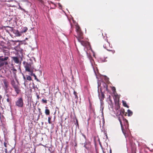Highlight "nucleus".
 <instances>
[{"label":"nucleus","mask_w":153,"mask_h":153,"mask_svg":"<svg viewBox=\"0 0 153 153\" xmlns=\"http://www.w3.org/2000/svg\"><path fill=\"white\" fill-rule=\"evenodd\" d=\"M76 30L77 33L78 37H76L78 39H82V33L81 31L80 27L78 26H76Z\"/></svg>","instance_id":"f03ea898"},{"label":"nucleus","mask_w":153,"mask_h":153,"mask_svg":"<svg viewBox=\"0 0 153 153\" xmlns=\"http://www.w3.org/2000/svg\"><path fill=\"white\" fill-rule=\"evenodd\" d=\"M27 79L29 81H30L32 80V79L31 77L30 76H28L27 77Z\"/></svg>","instance_id":"393cba45"},{"label":"nucleus","mask_w":153,"mask_h":153,"mask_svg":"<svg viewBox=\"0 0 153 153\" xmlns=\"http://www.w3.org/2000/svg\"><path fill=\"white\" fill-rule=\"evenodd\" d=\"M3 56H0V60L1 61H4L7 60L8 58V57H5L4 58H3Z\"/></svg>","instance_id":"ddd939ff"},{"label":"nucleus","mask_w":153,"mask_h":153,"mask_svg":"<svg viewBox=\"0 0 153 153\" xmlns=\"http://www.w3.org/2000/svg\"><path fill=\"white\" fill-rule=\"evenodd\" d=\"M33 76L34 77L35 79H37L36 76V75H35V74H33Z\"/></svg>","instance_id":"2f4dec72"},{"label":"nucleus","mask_w":153,"mask_h":153,"mask_svg":"<svg viewBox=\"0 0 153 153\" xmlns=\"http://www.w3.org/2000/svg\"><path fill=\"white\" fill-rule=\"evenodd\" d=\"M5 152L6 153H7V149H5Z\"/></svg>","instance_id":"4c0bfd02"},{"label":"nucleus","mask_w":153,"mask_h":153,"mask_svg":"<svg viewBox=\"0 0 153 153\" xmlns=\"http://www.w3.org/2000/svg\"><path fill=\"white\" fill-rule=\"evenodd\" d=\"M99 85L98 84V96L99 97V99H100V101H102L104 99V94L103 93V92H104L103 91V89L102 88H101V95H100V94L99 91Z\"/></svg>","instance_id":"20e7f679"},{"label":"nucleus","mask_w":153,"mask_h":153,"mask_svg":"<svg viewBox=\"0 0 153 153\" xmlns=\"http://www.w3.org/2000/svg\"><path fill=\"white\" fill-rule=\"evenodd\" d=\"M27 30V28L26 27H24L23 28L22 30L21 31L22 33H25Z\"/></svg>","instance_id":"dca6fc26"},{"label":"nucleus","mask_w":153,"mask_h":153,"mask_svg":"<svg viewBox=\"0 0 153 153\" xmlns=\"http://www.w3.org/2000/svg\"><path fill=\"white\" fill-rule=\"evenodd\" d=\"M30 73L29 74L31 76H33V74H33V70H30V72H29Z\"/></svg>","instance_id":"bb28decb"},{"label":"nucleus","mask_w":153,"mask_h":153,"mask_svg":"<svg viewBox=\"0 0 153 153\" xmlns=\"http://www.w3.org/2000/svg\"><path fill=\"white\" fill-rule=\"evenodd\" d=\"M23 78L24 79V80H25V82H24V84H25V82L26 81L25 80H26V78H25V76H23Z\"/></svg>","instance_id":"c756f323"},{"label":"nucleus","mask_w":153,"mask_h":153,"mask_svg":"<svg viewBox=\"0 0 153 153\" xmlns=\"http://www.w3.org/2000/svg\"><path fill=\"white\" fill-rule=\"evenodd\" d=\"M23 63L24 64L26 63L24 66L25 71L28 72H30L31 70L30 68L31 67V65L30 64L27 62L26 63L25 62H24Z\"/></svg>","instance_id":"39448f33"},{"label":"nucleus","mask_w":153,"mask_h":153,"mask_svg":"<svg viewBox=\"0 0 153 153\" xmlns=\"http://www.w3.org/2000/svg\"><path fill=\"white\" fill-rule=\"evenodd\" d=\"M7 27L11 29L10 30L11 31H12L13 33L15 34V35L16 36H19L21 35L22 33L21 31L20 32L18 30L14 29L13 27H10L9 26H7Z\"/></svg>","instance_id":"7ed1b4c3"},{"label":"nucleus","mask_w":153,"mask_h":153,"mask_svg":"<svg viewBox=\"0 0 153 153\" xmlns=\"http://www.w3.org/2000/svg\"><path fill=\"white\" fill-rule=\"evenodd\" d=\"M128 111V116H131L132 115V112L130 110L128 109L127 111Z\"/></svg>","instance_id":"f3484780"},{"label":"nucleus","mask_w":153,"mask_h":153,"mask_svg":"<svg viewBox=\"0 0 153 153\" xmlns=\"http://www.w3.org/2000/svg\"><path fill=\"white\" fill-rule=\"evenodd\" d=\"M13 88L14 89L15 91H16V93L17 94H19L20 92V90L19 89V86L18 85H16V86H14Z\"/></svg>","instance_id":"1a4fd4ad"},{"label":"nucleus","mask_w":153,"mask_h":153,"mask_svg":"<svg viewBox=\"0 0 153 153\" xmlns=\"http://www.w3.org/2000/svg\"><path fill=\"white\" fill-rule=\"evenodd\" d=\"M105 78L106 79V81L108 82V79L106 77H105Z\"/></svg>","instance_id":"473e14b6"},{"label":"nucleus","mask_w":153,"mask_h":153,"mask_svg":"<svg viewBox=\"0 0 153 153\" xmlns=\"http://www.w3.org/2000/svg\"><path fill=\"white\" fill-rule=\"evenodd\" d=\"M12 58L15 63L16 64L21 63V61L20 62L19 58L17 57L13 56L12 57Z\"/></svg>","instance_id":"6e6552de"},{"label":"nucleus","mask_w":153,"mask_h":153,"mask_svg":"<svg viewBox=\"0 0 153 153\" xmlns=\"http://www.w3.org/2000/svg\"><path fill=\"white\" fill-rule=\"evenodd\" d=\"M4 145L5 147L6 148L7 147V143L6 142L4 143Z\"/></svg>","instance_id":"7c9ffc66"},{"label":"nucleus","mask_w":153,"mask_h":153,"mask_svg":"<svg viewBox=\"0 0 153 153\" xmlns=\"http://www.w3.org/2000/svg\"><path fill=\"white\" fill-rule=\"evenodd\" d=\"M0 61H1V60H0Z\"/></svg>","instance_id":"09e8293b"},{"label":"nucleus","mask_w":153,"mask_h":153,"mask_svg":"<svg viewBox=\"0 0 153 153\" xmlns=\"http://www.w3.org/2000/svg\"><path fill=\"white\" fill-rule=\"evenodd\" d=\"M4 64L5 65H7V62H0V67H1L3 66Z\"/></svg>","instance_id":"412c9836"},{"label":"nucleus","mask_w":153,"mask_h":153,"mask_svg":"<svg viewBox=\"0 0 153 153\" xmlns=\"http://www.w3.org/2000/svg\"><path fill=\"white\" fill-rule=\"evenodd\" d=\"M82 136L84 137L85 139H86V137L85 135L84 134H82Z\"/></svg>","instance_id":"c9c22d12"},{"label":"nucleus","mask_w":153,"mask_h":153,"mask_svg":"<svg viewBox=\"0 0 153 153\" xmlns=\"http://www.w3.org/2000/svg\"><path fill=\"white\" fill-rule=\"evenodd\" d=\"M51 118L52 117L51 116H50L48 117V123L50 124H51L52 123L51 121Z\"/></svg>","instance_id":"4be33fe9"},{"label":"nucleus","mask_w":153,"mask_h":153,"mask_svg":"<svg viewBox=\"0 0 153 153\" xmlns=\"http://www.w3.org/2000/svg\"><path fill=\"white\" fill-rule=\"evenodd\" d=\"M121 112H122L123 114L124 113V111H122Z\"/></svg>","instance_id":"c03bdc74"},{"label":"nucleus","mask_w":153,"mask_h":153,"mask_svg":"<svg viewBox=\"0 0 153 153\" xmlns=\"http://www.w3.org/2000/svg\"><path fill=\"white\" fill-rule=\"evenodd\" d=\"M82 145L84 144V147L86 149L88 150V147L87 146V145H88V143L87 142H85L84 143H82Z\"/></svg>","instance_id":"a211bd4d"},{"label":"nucleus","mask_w":153,"mask_h":153,"mask_svg":"<svg viewBox=\"0 0 153 153\" xmlns=\"http://www.w3.org/2000/svg\"><path fill=\"white\" fill-rule=\"evenodd\" d=\"M4 89L5 90V93L7 94V93H8L9 90L8 87L7 88H4Z\"/></svg>","instance_id":"5701e85b"},{"label":"nucleus","mask_w":153,"mask_h":153,"mask_svg":"<svg viewBox=\"0 0 153 153\" xmlns=\"http://www.w3.org/2000/svg\"><path fill=\"white\" fill-rule=\"evenodd\" d=\"M3 83L4 85V88H7L8 87V82L6 79H4L3 80Z\"/></svg>","instance_id":"9b49d317"},{"label":"nucleus","mask_w":153,"mask_h":153,"mask_svg":"<svg viewBox=\"0 0 153 153\" xmlns=\"http://www.w3.org/2000/svg\"><path fill=\"white\" fill-rule=\"evenodd\" d=\"M113 90L114 91H115V88L114 87H113Z\"/></svg>","instance_id":"ea45409f"},{"label":"nucleus","mask_w":153,"mask_h":153,"mask_svg":"<svg viewBox=\"0 0 153 153\" xmlns=\"http://www.w3.org/2000/svg\"><path fill=\"white\" fill-rule=\"evenodd\" d=\"M1 98H2L1 96L0 95V102H1Z\"/></svg>","instance_id":"a19ab883"},{"label":"nucleus","mask_w":153,"mask_h":153,"mask_svg":"<svg viewBox=\"0 0 153 153\" xmlns=\"http://www.w3.org/2000/svg\"><path fill=\"white\" fill-rule=\"evenodd\" d=\"M108 45H109V43L107 42L106 43L103 45V47L108 51H110V50L108 49V48L107 47V46Z\"/></svg>","instance_id":"f8f14e48"},{"label":"nucleus","mask_w":153,"mask_h":153,"mask_svg":"<svg viewBox=\"0 0 153 153\" xmlns=\"http://www.w3.org/2000/svg\"><path fill=\"white\" fill-rule=\"evenodd\" d=\"M74 98L73 99V100L75 101L76 102H77L78 100V97L77 95V93L75 91L74 92Z\"/></svg>","instance_id":"9d476101"},{"label":"nucleus","mask_w":153,"mask_h":153,"mask_svg":"<svg viewBox=\"0 0 153 153\" xmlns=\"http://www.w3.org/2000/svg\"><path fill=\"white\" fill-rule=\"evenodd\" d=\"M58 5L59 6V7H62V5H61V4H60V3H59L58 4Z\"/></svg>","instance_id":"58836bf2"},{"label":"nucleus","mask_w":153,"mask_h":153,"mask_svg":"<svg viewBox=\"0 0 153 153\" xmlns=\"http://www.w3.org/2000/svg\"><path fill=\"white\" fill-rule=\"evenodd\" d=\"M35 87H36V88H37V89L38 88V87H37V86H36H36Z\"/></svg>","instance_id":"de8ad7c7"},{"label":"nucleus","mask_w":153,"mask_h":153,"mask_svg":"<svg viewBox=\"0 0 153 153\" xmlns=\"http://www.w3.org/2000/svg\"><path fill=\"white\" fill-rule=\"evenodd\" d=\"M45 108L46 109L45 110V113L46 115H48L50 114V111L49 109H47V107H46Z\"/></svg>","instance_id":"4468645a"},{"label":"nucleus","mask_w":153,"mask_h":153,"mask_svg":"<svg viewBox=\"0 0 153 153\" xmlns=\"http://www.w3.org/2000/svg\"><path fill=\"white\" fill-rule=\"evenodd\" d=\"M36 96H37V99H39L40 98L39 95H38L37 94V93L36 94Z\"/></svg>","instance_id":"72a5a7b5"},{"label":"nucleus","mask_w":153,"mask_h":153,"mask_svg":"<svg viewBox=\"0 0 153 153\" xmlns=\"http://www.w3.org/2000/svg\"><path fill=\"white\" fill-rule=\"evenodd\" d=\"M117 110L118 111L117 114L119 115L121 114V111L118 110Z\"/></svg>","instance_id":"c85d7f7f"},{"label":"nucleus","mask_w":153,"mask_h":153,"mask_svg":"<svg viewBox=\"0 0 153 153\" xmlns=\"http://www.w3.org/2000/svg\"><path fill=\"white\" fill-rule=\"evenodd\" d=\"M33 88H35V86H34V85L33 83Z\"/></svg>","instance_id":"a18cd8bd"},{"label":"nucleus","mask_w":153,"mask_h":153,"mask_svg":"<svg viewBox=\"0 0 153 153\" xmlns=\"http://www.w3.org/2000/svg\"><path fill=\"white\" fill-rule=\"evenodd\" d=\"M35 80H36L37 81H39V80H38V79L37 78V79H35Z\"/></svg>","instance_id":"37998d69"},{"label":"nucleus","mask_w":153,"mask_h":153,"mask_svg":"<svg viewBox=\"0 0 153 153\" xmlns=\"http://www.w3.org/2000/svg\"><path fill=\"white\" fill-rule=\"evenodd\" d=\"M122 102L124 106L128 108H129L128 106L127 105L126 102L125 101L123 100Z\"/></svg>","instance_id":"aec40b11"},{"label":"nucleus","mask_w":153,"mask_h":153,"mask_svg":"<svg viewBox=\"0 0 153 153\" xmlns=\"http://www.w3.org/2000/svg\"><path fill=\"white\" fill-rule=\"evenodd\" d=\"M110 153H112L111 150V149H110Z\"/></svg>","instance_id":"79ce46f5"},{"label":"nucleus","mask_w":153,"mask_h":153,"mask_svg":"<svg viewBox=\"0 0 153 153\" xmlns=\"http://www.w3.org/2000/svg\"><path fill=\"white\" fill-rule=\"evenodd\" d=\"M11 84L13 87L14 86H15L17 85H16L15 81L13 80L11 81Z\"/></svg>","instance_id":"6ab92c4d"},{"label":"nucleus","mask_w":153,"mask_h":153,"mask_svg":"<svg viewBox=\"0 0 153 153\" xmlns=\"http://www.w3.org/2000/svg\"><path fill=\"white\" fill-rule=\"evenodd\" d=\"M6 96L7 97V98H10L9 97V95L8 94H6Z\"/></svg>","instance_id":"f704fd0d"},{"label":"nucleus","mask_w":153,"mask_h":153,"mask_svg":"<svg viewBox=\"0 0 153 153\" xmlns=\"http://www.w3.org/2000/svg\"><path fill=\"white\" fill-rule=\"evenodd\" d=\"M42 101L43 102V103H47V100H45L43 99L42 100Z\"/></svg>","instance_id":"cd10ccee"},{"label":"nucleus","mask_w":153,"mask_h":153,"mask_svg":"<svg viewBox=\"0 0 153 153\" xmlns=\"http://www.w3.org/2000/svg\"><path fill=\"white\" fill-rule=\"evenodd\" d=\"M11 70L13 71V73L14 74H16V71H17L14 68H13V69H12Z\"/></svg>","instance_id":"a878e982"},{"label":"nucleus","mask_w":153,"mask_h":153,"mask_svg":"<svg viewBox=\"0 0 153 153\" xmlns=\"http://www.w3.org/2000/svg\"><path fill=\"white\" fill-rule=\"evenodd\" d=\"M101 84L102 85L101 86L100 89H101V88H102L104 92H105V91H108V86L107 84L103 82H102Z\"/></svg>","instance_id":"423d86ee"},{"label":"nucleus","mask_w":153,"mask_h":153,"mask_svg":"<svg viewBox=\"0 0 153 153\" xmlns=\"http://www.w3.org/2000/svg\"><path fill=\"white\" fill-rule=\"evenodd\" d=\"M82 39H78V40L80 42L82 45L85 47L89 45V43L88 42L83 41L82 40Z\"/></svg>","instance_id":"0eeeda50"},{"label":"nucleus","mask_w":153,"mask_h":153,"mask_svg":"<svg viewBox=\"0 0 153 153\" xmlns=\"http://www.w3.org/2000/svg\"><path fill=\"white\" fill-rule=\"evenodd\" d=\"M13 0H6V1H8V2H10V1H13Z\"/></svg>","instance_id":"e433bc0d"},{"label":"nucleus","mask_w":153,"mask_h":153,"mask_svg":"<svg viewBox=\"0 0 153 153\" xmlns=\"http://www.w3.org/2000/svg\"><path fill=\"white\" fill-rule=\"evenodd\" d=\"M119 121L120 122V125H121V128H122V129L123 132L124 133V134L125 133H124V131H123V127L122 126V122H121V120L120 119H119Z\"/></svg>","instance_id":"b1692460"},{"label":"nucleus","mask_w":153,"mask_h":153,"mask_svg":"<svg viewBox=\"0 0 153 153\" xmlns=\"http://www.w3.org/2000/svg\"><path fill=\"white\" fill-rule=\"evenodd\" d=\"M6 100H7V101L9 103V105L11 107V98H7Z\"/></svg>","instance_id":"2eb2a0df"},{"label":"nucleus","mask_w":153,"mask_h":153,"mask_svg":"<svg viewBox=\"0 0 153 153\" xmlns=\"http://www.w3.org/2000/svg\"><path fill=\"white\" fill-rule=\"evenodd\" d=\"M38 110H39V111H40V110H41L39 108H38Z\"/></svg>","instance_id":"49530a36"},{"label":"nucleus","mask_w":153,"mask_h":153,"mask_svg":"<svg viewBox=\"0 0 153 153\" xmlns=\"http://www.w3.org/2000/svg\"><path fill=\"white\" fill-rule=\"evenodd\" d=\"M15 105L19 108H22L24 105L23 98L22 97L18 98L15 102Z\"/></svg>","instance_id":"f257e3e1"}]
</instances>
